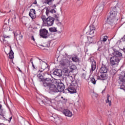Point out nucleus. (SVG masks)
<instances>
[{"label":"nucleus","mask_w":125,"mask_h":125,"mask_svg":"<svg viewBox=\"0 0 125 125\" xmlns=\"http://www.w3.org/2000/svg\"><path fill=\"white\" fill-rule=\"evenodd\" d=\"M29 15L32 19H35L37 17V13H36V10L34 9H31L30 12L29 13Z\"/></svg>","instance_id":"obj_15"},{"label":"nucleus","mask_w":125,"mask_h":125,"mask_svg":"<svg viewBox=\"0 0 125 125\" xmlns=\"http://www.w3.org/2000/svg\"><path fill=\"white\" fill-rule=\"evenodd\" d=\"M53 80H52V81L50 83L48 87L47 88V91L49 93H53V92H62L65 89V85L63 83H59L56 87L52 81Z\"/></svg>","instance_id":"obj_3"},{"label":"nucleus","mask_w":125,"mask_h":125,"mask_svg":"<svg viewBox=\"0 0 125 125\" xmlns=\"http://www.w3.org/2000/svg\"><path fill=\"white\" fill-rule=\"evenodd\" d=\"M37 58H38V59H39L40 60V62H42V60L41 59H40V58L39 57H37Z\"/></svg>","instance_id":"obj_48"},{"label":"nucleus","mask_w":125,"mask_h":125,"mask_svg":"<svg viewBox=\"0 0 125 125\" xmlns=\"http://www.w3.org/2000/svg\"><path fill=\"white\" fill-rule=\"evenodd\" d=\"M100 74H101L98 77V80L104 81V80H106L108 78L107 74L104 73H100Z\"/></svg>","instance_id":"obj_16"},{"label":"nucleus","mask_w":125,"mask_h":125,"mask_svg":"<svg viewBox=\"0 0 125 125\" xmlns=\"http://www.w3.org/2000/svg\"><path fill=\"white\" fill-rule=\"evenodd\" d=\"M53 75L58 76V77H61L62 76V70L61 69H56L53 72Z\"/></svg>","instance_id":"obj_19"},{"label":"nucleus","mask_w":125,"mask_h":125,"mask_svg":"<svg viewBox=\"0 0 125 125\" xmlns=\"http://www.w3.org/2000/svg\"><path fill=\"white\" fill-rule=\"evenodd\" d=\"M37 78L39 79V81L42 85L44 87V88H47L48 87L51 82L52 81V76L50 74H47V77H43L42 74L39 73L37 75Z\"/></svg>","instance_id":"obj_2"},{"label":"nucleus","mask_w":125,"mask_h":125,"mask_svg":"<svg viewBox=\"0 0 125 125\" xmlns=\"http://www.w3.org/2000/svg\"><path fill=\"white\" fill-rule=\"evenodd\" d=\"M124 76L125 77V74H124Z\"/></svg>","instance_id":"obj_56"},{"label":"nucleus","mask_w":125,"mask_h":125,"mask_svg":"<svg viewBox=\"0 0 125 125\" xmlns=\"http://www.w3.org/2000/svg\"><path fill=\"white\" fill-rule=\"evenodd\" d=\"M58 125H66L64 123H61L59 124Z\"/></svg>","instance_id":"obj_44"},{"label":"nucleus","mask_w":125,"mask_h":125,"mask_svg":"<svg viewBox=\"0 0 125 125\" xmlns=\"http://www.w3.org/2000/svg\"><path fill=\"white\" fill-rule=\"evenodd\" d=\"M61 98H62V99H63V102H67V99H66V98L63 97V96H62V97H61Z\"/></svg>","instance_id":"obj_41"},{"label":"nucleus","mask_w":125,"mask_h":125,"mask_svg":"<svg viewBox=\"0 0 125 125\" xmlns=\"http://www.w3.org/2000/svg\"><path fill=\"white\" fill-rule=\"evenodd\" d=\"M70 70H76L77 69V66L75 65H72L70 66Z\"/></svg>","instance_id":"obj_37"},{"label":"nucleus","mask_w":125,"mask_h":125,"mask_svg":"<svg viewBox=\"0 0 125 125\" xmlns=\"http://www.w3.org/2000/svg\"><path fill=\"white\" fill-rule=\"evenodd\" d=\"M118 42H119L120 43H121H121H124L125 42V35Z\"/></svg>","instance_id":"obj_36"},{"label":"nucleus","mask_w":125,"mask_h":125,"mask_svg":"<svg viewBox=\"0 0 125 125\" xmlns=\"http://www.w3.org/2000/svg\"><path fill=\"white\" fill-rule=\"evenodd\" d=\"M82 76H84V74L83 73V75H82Z\"/></svg>","instance_id":"obj_55"},{"label":"nucleus","mask_w":125,"mask_h":125,"mask_svg":"<svg viewBox=\"0 0 125 125\" xmlns=\"http://www.w3.org/2000/svg\"><path fill=\"white\" fill-rule=\"evenodd\" d=\"M118 83L119 86H121V89L125 90V76L121 75L119 77L118 79Z\"/></svg>","instance_id":"obj_6"},{"label":"nucleus","mask_w":125,"mask_h":125,"mask_svg":"<svg viewBox=\"0 0 125 125\" xmlns=\"http://www.w3.org/2000/svg\"><path fill=\"white\" fill-rule=\"evenodd\" d=\"M50 32H57V30L56 29V28L55 27H51L49 29Z\"/></svg>","instance_id":"obj_35"},{"label":"nucleus","mask_w":125,"mask_h":125,"mask_svg":"<svg viewBox=\"0 0 125 125\" xmlns=\"http://www.w3.org/2000/svg\"><path fill=\"white\" fill-rule=\"evenodd\" d=\"M65 82L67 86H68V85H71V84L78 83L77 80L75 79V78H73L71 75L68 77H65Z\"/></svg>","instance_id":"obj_5"},{"label":"nucleus","mask_w":125,"mask_h":125,"mask_svg":"<svg viewBox=\"0 0 125 125\" xmlns=\"http://www.w3.org/2000/svg\"><path fill=\"white\" fill-rule=\"evenodd\" d=\"M54 0H45V3L48 4L49 5H51L52 4V2Z\"/></svg>","instance_id":"obj_33"},{"label":"nucleus","mask_w":125,"mask_h":125,"mask_svg":"<svg viewBox=\"0 0 125 125\" xmlns=\"http://www.w3.org/2000/svg\"><path fill=\"white\" fill-rule=\"evenodd\" d=\"M107 40H108V36H104L103 38H100V41L98 42V44H99L98 50H99V49L103 46V44L105 43Z\"/></svg>","instance_id":"obj_8"},{"label":"nucleus","mask_w":125,"mask_h":125,"mask_svg":"<svg viewBox=\"0 0 125 125\" xmlns=\"http://www.w3.org/2000/svg\"><path fill=\"white\" fill-rule=\"evenodd\" d=\"M54 20H55V19L52 17L49 16L47 18L46 21V22L47 23V26H52L53 23H54Z\"/></svg>","instance_id":"obj_13"},{"label":"nucleus","mask_w":125,"mask_h":125,"mask_svg":"<svg viewBox=\"0 0 125 125\" xmlns=\"http://www.w3.org/2000/svg\"><path fill=\"white\" fill-rule=\"evenodd\" d=\"M44 9H46V15L47 16H50V10L48 8H45Z\"/></svg>","instance_id":"obj_32"},{"label":"nucleus","mask_w":125,"mask_h":125,"mask_svg":"<svg viewBox=\"0 0 125 125\" xmlns=\"http://www.w3.org/2000/svg\"><path fill=\"white\" fill-rule=\"evenodd\" d=\"M62 114H63V115H65V116H66V117H72L73 116L72 112L70 111V110L68 109H64L62 111Z\"/></svg>","instance_id":"obj_20"},{"label":"nucleus","mask_w":125,"mask_h":125,"mask_svg":"<svg viewBox=\"0 0 125 125\" xmlns=\"http://www.w3.org/2000/svg\"><path fill=\"white\" fill-rule=\"evenodd\" d=\"M90 82L93 83V84H95L96 83V80H95V79L94 78H90Z\"/></svg>","instance_id":"obj_34"},{"label":"nucleus","mask_w":125,"mask_h":125,"mask_svg":"<svg viewBox=\"0 0 125 125\" xmlns=\"http://www.w3.org/2000/svg\"><path fill=\"white\" fill-rule=\"evenodd\" d=\"M1 107H2V105L0 104V116L1 117H3L4 120H5V117H4V115H3V113H2V109H1Z\"/></svg>","instance_id":"obj_31"},{"label":"nucleus","mask_w":125,"mask_h":125,"mask_svg":"<svg viewBox=\"0 0 125 125\" xmlns=\"http://www.w3.org/2000/svg\"><path fill=\"white\" fill-rule=\"evenodd\" d=\"M4 38H0V42H5V43H7L8 42L6 40V39H10V36H6L5 35H4L3 36Z\"/></svg>","instance_id":"obj_23"},{"label":"nucleus","mask_w":125,"mask_h":125,"mask_svg":"<svg viewBox=\"0 0 125 125\" xmlns=\"http://www.w3.org/2000/svg\"><path fill=\"white\" fill-rule=\"evenodd\" d=\"M109 125H112V124H109Z\"/></svg>","instance_id":"obj_57"},{"label":"nucleus","mask_w":125,"mask_h":125,"mask_svg":"<svg viewBox=\"0 0 125 125\" xmlns=\"http://www.w3.org/2000/svg\"><path fill=\"white\" fill-rule=\"evenodd\" d=\"M91 61L92 62V63H91L92 71H94V70L96 69V62H95V61H94V60L93 59L91 60Z\"/></svg>","instance_id":"obj_25"},{"label":"nucleus","mask_w":125,"mask_h":125,"mask_svg":"<svg viewBox=\"0 0 125 125\" xmlns=\"http://www.w3.org/2000/svg\"><path fill=\"white\" fill-rule=\"evenodd\" d=\"M6 51H7V50H6V51H6V52L7 53H9V52H6Z\"/></svg>","instance_id":"obj_54"},{"label":"nucleus","mask_w":125,"mask_h":125,"mask_svg":"<svg viewBox=\"0 0 125 125\" xmlns=\"http://www.w3.org/2000/svg\"><path fill=\"white\" fill-rule=\"evenodd\" d=\"M121 60H119V59H117V58L115 57H112L110 59V65L112 66V67H117L118 65H119V62Z\"/></svg>","instance_id":"obj_9"},{"label":"nucleus","mask_w":125,"mask_h":125,"mask_svg":"<svg viewBox=\"0 0 125 125\" xmlns=\"http://www.w3.org/2000/svg\"><path fill=\"white\" fill-rule=\"evenodd\" d=\"M10 50H8V51H9L8 53L6 52V51H5L6 54H9V58L10 59H13L14 58V53L13 52V51H12V49H11V46H10Z\"/></svg>","instance_id":"obj_18"},{"label":"nucleus","mask_w":125,"mask_h":125,"mask_svg":"<svg viewBox=\"0 0 125 125\" xmlns=\"http://www.w3.org/2000/svg\"><path fill=\"white\" fill-rule=\"evenodd\" d=\"M119 2H116V5L114 7H111L110 9V12L108 13V15L106 19V22L109 25H113L115 22H117L119 20V18H117V14L118 13V10L120 9V8L118 6Z\"/></svg>","instance_id":"obj_1"},{"label":"nucleus","mask_w":125,"mask_h":125,"mask_svg":"<svg viewBox=\"0 0 125 125\" xmlns=\"http://www.w3.org/2000/svg\"><path fill=\"white\" fill-rule=\"evenodd\" d=\"M41 18H42L43 22H44V21H46V19H47V18H46L45 16H43V15L41 17Z\"/></svg>","instance_id":"obj_38"},{"label":"nucleus","mask_w":125,"mask_h":125,"mask_svg":"<svg viewBox=\"0 0 125 125\" xmlns=\"http://www.w3.org/2000/svg\"><path fill=\"white\" fill-rule=\"evenodd\" d=\"M48 31L45 28L41 29L40 30V36L43 39H47L48 38Z\"/></svg>","instance_id":"obj_11"},{"label":"nucleus","mask_w":125,"mask_h":125,"mask_svg":"<svg viewBox=\"0 0 125 125\" xmlns=\"http://www.w3.org/2000/svg\"><path fill=\"white\" fill-rule=\"evenodd\" d=\"M12 119V117H10V118H9V120H8V122H9V123H10V121H11Z\"/></svg>","instance_id":"obj_46"},{"label":"nucleus","mask_w":125,"mask_h":125,"mask_svg":"<svg viewBox=\"0 0 125 125\" xmlns=\"http://www.w3.org/2000/svg\"><path fill=\"white\" fill-rule=\"evenodd\" d=\"M31 40H32V41H35V38H34V36H32Z\"/></svg>","instance_id":"obj_47"},{"label":"nucleus","mask_w":125,"mask_h":125,"mask_svg":"<svg viewBox=\"0 0 125 125\" xmlns=\"http://www.w3.org/2000/svg\"><path fill=\"white\" fill-rule=\"evenodd\" d=\"M112 54L113 55V57H116L117 59L121 60L123 58V54L122 52L118 51L116 49H113Z\"/></svg>","instance_id":"obj_7"},{"label":"nucleus","mask_w":125,"mask_h":125,"mask_svg":"<svg viewBox=\"0 0 125 125\" xmlns=\"http://www.w3.org/2000/svg\"><path fill=\"white\" fill-rule=\"evenodd\" d=\"M30 62H33V58H31V59L30 60Z\"/></svg>","instance_id":"obj_51"},{"label":"nucleus","mask_w":125,"mask_h":125,"mask_svg":"<svg viewBox=\"0 0 125 125\" xmlns=\"http://www.w3.org/2000/svg\"><path fill=\"white\" fill-rule=\"evenodd\" d=\"M37 101L41 106H44V105H46L45 103L43 101V100H42V98L40 97L37 98Z\"/></svg>","instance_id":"obj_22"},{"label":"nucleus","mask_w":125,"mask_h":125,"mask_svg":"<svg viewBox=\"0 0 125 125\" xmlns=\"http://www.w3.org/2000/svg\"><path fill=\"white\" fill-rule=\"evenodd\" d=\"M51 119L52 120V121H54V120H55V119H56V118L53 117V116H51Z\"/></svg>","instance_id":"obj_43"},{"label":"nucleus","mask_w":125,"mask_h":125,"mask_svg":"<svg viewBox=\"0 0 125 125\" xmlns=\"http://www.w3.org/2000/svg\"><path fill=\"white\" fill-rule=\"evenodd\" d=\"M71 60H72L73 62H75V63L80 62V59L78 55H74L71 57Z\"/></svg>","instance_id":"obj_21"},{"label":"nucleus","mask_w":125,"mask_h":125,"mask_svg":"<svg viewBox=\"0 0 125 125\" xmlns=\"http://www.w3.org/2000/svg\"><path fill=\"white\" fill-rule=\"evenodd\" d=\"M14 36L16 37V39H18V40H22L23 39V36L20 34H17L14 33Z\"/></svg>","instance_id":"obj_30"},{"label":"nucleus","mask_w":125,"mask_h":125,"mask_svg":"<svg viewBox=\"0 0 125 125\" xmlns=\"http://www.w3.org/2000/svg\"><path fill=\"white\" fill-rule=\"evenodd\" d=\"M53 8L54 9H56V5L54 4L53 5Z\"/></svg>","instance_id":"obj_45"},{"label":"nucleus","mask_w":125,"mask_h":125,"mask_svg":"<svg viewBox=\"0 0 125 125\" xmlns=\"http://www.w3.org/2000/svg\"><path fill=\"white\" fill-rule=\"evenodd\" d=\"M19 69V71L21 72V73H22V70L20 69V68H18Z\"/></svg>","instance_id":"obj_49"},{"label":"nucleus","mask_w":125,"mask_h":125,"mask_svg":"<svg viewBox=\"0 0 125 125\" xmlns=\"http://www.w3.org/2000/svg\"><path fill=\"white\" fill-rule=\"evenodd\" d=\"M83 71H84V69H83Z\"/></svg>","instance_id":"obj_58"},{"label":"nucleus","mask_w":125,"mask_h":125,"mask_svg":"<svg viewBox=\"0 0 125 125\" xmlns=\"http://www.w3.org/2000/svg\"><path fill=\"white\" fill-rule=\"evenodd\" d=\"M0 125H4V124H0Z\"/></svg>","instance_id":"obj_53"},{"label":"nucleus","mask_w":125,"mask_h":125,"mask_svg":"<svg viewBox=\"0 0 125 125\" xmlns=\"http://www.w3.org/2000/svg\"><path fill=\"white\" fill-rule=\"evenodd\" d=\"M55 18L56 19L57 21H59V15H55Z\"/></svg>","instance_id":"obj_40"},{"label":"nucleus","mask_w":125,"mask_h":125,"mask_svg":"<svg viewBox=\"0 0 125 125\" xmlns=\"http://www.w3.org/2000/svg\"><path fill=\"white\" fill-rule=\"evenodd\" d=\"M86 34H88V32H87Z\"/></svg>","instance_id":"obj_59"},{"label":"nucleus","mask_w":125,"mask_h":125,"mask_svg":"<svg viewBox=\"0 0 125 125\" xmlns=\"http://www.w3.org/2000/svg\"><path fill=\"white\" fill-rule=\"evenodd\" d=\"M31 64L32 65H34V62H31Z\"/></svg>","instance_id":"obj_52"},{"label":"nucleus","mask_w":125,"mask_h":125,"mask_svg":"<svg viewBox=\"0 0 125 125\" xmlns=\"http://www.w3.org/2000/svg\"><path fill=\"white\" fill-rule=\"evenodd\" d=\"M3 31H4V32H7L8 31H10V29H9V28L8 27V25H7V24L3 25Z\"/></svg>","instance_id":"obj_28"},{"label":"nucleus","mask_w":125,"mask_h":125,"mask_svg":"<svg viewBox=\"0 0 125 125\" xmlns=\"http://www.w3.org/2000/svg\"><path fill=\"white\" fill-rule=\"evenodd\" d=\"M45 105H51L52 104V100L48 98H46L44 100Z\"/></svg>","instance_id":"obj_26"},{"label":"nucleus","mask_w":125,"mask_h":125,"mask_svg":"<svg viewBox=\"0 0 125 125\" xmlns=\"http://www.w3.org/2000/svg\"><path fill=\"white\" fill-rule=\"evenodd\" d=\"M64 75L65 78H68V77H70V76H71V74H70V70L69 69H66L64 71Z\"/></svg>","instance_id":"obj_27"},{"label":"nucleus","mask_w":125,"mask_h":125,"mask_svg":"<svg viewBox=\"0 0 125 125\" xmlns=\"http://www.w3.org/2000/svg\"><path fill=\"white\" fill-rule=\"evenodd\" d=\"M32 67H33V69H36V67H35V65L33 64Z\"/></svg>","instance_id":"obj_50"},{"label":"nucleus","mask_w":125,"mask_h":125,"mask_svg":"<svg viewBox=\"0 0 125 125\" xmlns=\"http://www.w3.org/2000/svg\"><path fill=\"white\" fill-rule=\"evenodd\" d=\"M89 35L92 36V37H94V35H95V27L94 25L90 26Z\"/></svg>","instance_id":"obj_17"},{"label":"nucleus","mask_w":125,"mask_h":125,"mask_svg":"<svg viewBox=\"0 0 125 125\" xmlns=\"http://www.w3.org/2000/svg\"><path fill=\"white\" fill-rule=\"evenodd\" d=\"M50 11V13H51L52 14L56 13V10H55V9H51Z\"/></svg>","instance_id":"obj_39"},{"label":"nucleus","mask_w":125,"mask_h":125,"mask_svg":"<svg viewBox=\"0 0 125 125\" xmlns=\"http://www.w3.org/2000/svg\"><path fill=\"white\" fill-rule=\"evenodd\" d=\"M43 71H44V68H42L40 70H39V72H40V73H42Z\"/></svg>","instance_id":"obj_42"},{"label":"nucleus","mask_w":125,"mask_h":125,"mask_svg":"<svg viewBox=\"0 0 125 125\" xmlns=\"http://www.w3.org/2000/svg\"><path fill=\"white\" fill-rule=\"evenodd\" d=\"M107 72H108V65L103 63L100 69V73H104L106 74Z\"/></svg>","instance_id":"obj_14"},{"label":"nucleus","mask_w":125,"mask_h":125,"mask_svg":"<svg viewBox=\"0 0 125 125\" xmlns=\"http://www.w3.org/2000/svg\"><path fill=\"white\" fill-rule=\"evenodd\" d=\"M106 103H108L109 106H111V100L110 99V95H107V100H106Z\"/></svg>","instance_id":"obj_29"},{"label":"nucleus","mask_w":125,"mask_h":125,"mask_svg":"<svg viewBox=\"0 0 125 125\" xmlns=\"http://www.w3.org/2000/svg\"><path fill=\"white\" fill-rule=\"evenodd\" d=\"M71 62L72 61L70 60V59H64L61 61V65H62V66H65L66 67H69V66L71 65Z\"/></svg>","instance_id":"obj_12"},{"label":"nucleus","mask_w":125,"mask_h":125,"mask_svg":"<svg viewBox=\"0 0 125 125\" xmlns=\"http://www.w3.org/2000/svg\"><path fill=\"white\" fill-rule=\"evenodd\" d=\"M108 1L109 0H105V1H103V4H99L96 7L98 12H102L103 9H104V6H105V5L107 4Z\"/></svg>","instance_id":"obj_10"},{"label":"nucleus","mask_w":125,"mask_h":125,"mask_svg":"<svg viewBox=\"0 0 125 125\" xmlns=\"http://www.w3.org/2000/svg\"><path fill=\"white\" fill-rule=\"evenodd\" d=\"M78 86V83L70 84V85H68L67 89L70 93H76Z\"/></svg>","instance_id":"obj_4"},{"label":"nucleus","mask_w":125,"mask_h":125,"mask_svg":"<svg viewBox=\"0 0 125 125\" xmlns=\"http://www.w3.org/2000/svg\"><path fill=\"white\" fill-rule=\"evenodd\" d=\"M85 39L88 40L87 43L89 44L88 45H90L91 43H93V41H94V40L93 39V38H92V37L91 36H90L89 37H85Z\"/></svg>","instance_id":"obj_24"}]
</instances>
